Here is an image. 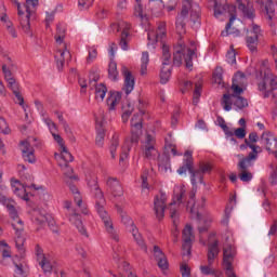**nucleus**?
Segmentation results:
<instances>
[{
  "label": "nucleus",
  "mask_w": 277,
  "mask_h": 277,
  "mask_svg": "<svg viewBox=\"0 0 277 277\" xmlns=\"http://www.w3.org/2000/svg\"><path fill=\"white\" fill-rule=\"evenodd\" d=\"M246 78L243 75L236 76L233 79V83L230 90L227 93L223 94L221 98V105L225 111H230L233 106L235 107L236 111L239 109H246L248 107V100L241 96L243 92V80Z\"/></svg>",
  "instance_id": "f257e3e1"
},
{
  "label": "nucleus",
  "mask_w": 277,
  "mask_h": 277,
  "mask_svg": "<svg viewBox=\"0 0 277 277\" xmlns=\"http://www.w3.org/2000/svg\"><path fill=\"white\" fill-rule=\"evenodd\" d=\"M89 186L91 187V192L93 194V198L95 200V209L103 221V224L105 226V229L107 233L113 237L115 241H119V237L116 233H114V223L111 222V217H109V214L105 210V195L103 194V190L101 187H98V183L96 181L89 182Z\"/></svg>",
  "instance_id": "f03ea898"
},
{
  "label": "nucleus",
  "mask_w": 277,
  "mask_h": 277,
  "mask_svg": "<svg viewBox=\"0 0 277 277\" xmlns=\"http://www.w3.org/2000/svg\"><path fill=\"white\" fill-rule=\"evenodd\" d=\"M186 189L184 185L174 186L173 189V199L172 202L169 205L170 217L173 220L174 229L172 232V236L174 237L173 241L179 239V211L181 206L183 205V198H185Z\"/></svg>",
  "instance_id": "7ed1b4c3"
},
{
  "label": "nucleus",
  "mask_w": 277,
  "mask_h": 277,
  "mask_svg": "<svg viewBox=\"0 0 277 277\" xmlns=\"http://www.w3.org/2000/svg\"><path fill=\"white\" fill-rule=\"evenodd\" d=\"M220 254V241L214 240L208 246V264L200 265L199 272L202 276L222 277L224 274L217 268H213V261Z\"/></svg>",
  "instance_id": "20e7f679"
},
{
  "label": "nucleus",
  "mask_w": 277,
  "mask_h": 277,
  "mask_svg": "<svg viewBox=\"0 0 277 277\" xmlns=\"http://www.w3.org/2000/svg\"><path fill=\"white\" fill-rule=\"evenodd\" d=\"M6 209L10 216V224L15 232V247L17 250H23V233L25 230V224L21 216H18V211L14 208V205H6Z\"/></svg>",
  "instance_id": "39448f33"
},
{
  "label": "nucleus",
  "mask_w": 277,
  "mask_h": 277,
  "mask_svg": "<svg viewBox=\"0 0 277 277\" xmlns=\"http://www.w3.org/2000/svg\"><path fill=\"white\" fill-rule=\"evenodd\" d=\"M6 209L10 216V224L15 232V247L17 250H23V233L25 230V224L21 216H18V211L14 208V205H6Z\"/></svg>",
  "instance_id": "423d86ee"
},
{
  "label": "nucleus",
  "mask_w": 277,
  "mask_h": 277,
  "mask_svg": "<svg viewBox=\"0 0 277 277\" xmlns=\"http://www.w3.org/2000/svg\"><path fill=\"white\" fill-rule=\"evenodd\" d=\"M258 89L264 93V98H277V81L276 76L271 71L264 72L258 81Z\"/></svg>",
  "instance_id": "0eeeda50"
},
{
  "label": "nucleus",
  "mask_w": 277,
  "mask_h": 277,
  "mask_svg": "<svg viewBox=\"0 0 277 277\" xmlns=\"http://www.w3.org/2000/svg\"><path fill=\"white\" fill-rule=\"evenodd\" d=\"M15 3L17 6V14L19 16V23H21L22 29L23 31H25V34H29V30L31 29L29 18L31 17V14H34V10L38 5V0H26V5H24L26 15H25V12H23V5H21V3L18 2H15Z\"/></svg>",
  "instance_id": "6e6552de"
},
{
  "label": "nucleus",
  "mask_w": 277,
  "mask_h": 277,
  "mask_svg": "<svg viewBox=\"0 0 277 277\" xmlns=\"http://www.w3.org/2000/svg\"><path fill=\"white\" fill-rule=\"evenodd\" d=\"M196 193H190V199L188 200L186 205V210L189 211L192 215H197V220L201 222V224H205L203 227H198L199 233H207L209 230V226H211V223L213 222V216L209 212H205L203 214L198 213V210H196Z\"/></svg>",
  "instance_id": "1a4fd4ad"
},
{
  "label": "nucleus",
  "mask_w": 277,
  "mask_h": 277,
  "mask_svg": "<svg viewBox=\"0 0 277 277\" xmlns=\"http://www.w3.org/2000/svg\"><path fill=\"white\" fill-rule=\"evenodd\" d=\"M118 213L120 214L121 222L126 226H129V230L131 232L132 237H133L134 241L136 242V245L138 246V248H141V250H143L144 252H147L146 242H144V238H142V234H140V230L133 223V219L131 216H129L128 214H126V212L122 211V209H118Z\"/></svg>",
  "instance_id": "9d476101"
},
{
  "label": "nucleus",
  "mask_w": 277,
  "mask_h": 277,
  "mask_svg": "<svg viewBox=\"0 0 277 277\" xmlns=\"http://www.w3.org/2000/svg\"><path fill=\"white\" fill-rule=\"evenodd\" d=\"M232 234L228 233L226 237V242L223 246V265L225 269H233V263L235 261V256H237V247L234 245V239L230 240Z\"/></svg>",
  "instance_id": "9b49d317"
},
{
  "label": "nucleus",
  "mask_w": 277,
  "mask_h": 277,
  "mask_svg": "<svg viewBox=\"0 0 277 277\" xmlns=\"http://www.w3.org/2000/svg\"><path fill=\"white\" fill-rule=\"evenodd\" d=\"M61 160L58 161V166L64 171V174L67 176V179H70V181H79L78 175H72V168L68 166V163H71V161H75V157H72V154L68 151V148L61 147Z\"/></svg>",
  "instance_id": "f8f14e48"
},
{
  "label": "nucleus",
  "mask_w": 277,
  "mask_h": 277,
  "mask_svg": "<svg viewBox=\"0 0 277 277\" xmlns=\"http://www.w3.org/2000/svg\"><path fill=\"white\" fill-rule=\"evenodd\" d=\"M113 29H117V31H121L120 42L119 45L121 47L122 51L129 50V37L131 36V24L121 21L118 24L111 25Z\"/></svg>",
  "instance_id": "ddd939ff"
},
{
  "label": "nucleus",
  "mask_w": 277,
  "mask_h": 277,
  "mask_svg": "<svg viewBox=\"0 0 277 277\" xmlns=\"http://www.w3.org/2000/svg\"><path fill=\"white\" fill-rule=\"evenodd\" d=\"M196 56V50L188 49L186 54L182 50H177L173 53V65L181 66L183 64V58L186 64V68H192L194 66L193 60Z\"/></svg>",
  "instance_id": "4468645a"
},
{
  "label": "nucleus",
  "mask_w": 277,
  "mask_h": 277,
  "mask_svg": "<svg viewBox=\"0 0 277 277\" xmlns=\"http://www.w3.org/2000/svg\"><path fill=\"white\" fill-rule=\"evenodd\" d=\"M168 202V195L163 192H160L154 197V212L157 220H163L166 215V207Z\"/></svg>",
  "instance_id": "2eb2a0df"
},
{
  "label": "nucleus",
  "mask_w": 277,
  "mask_h": 277,
  "mask_svg": "<svg viewBox=\"0 0 277 277\" xmlns=\"http://www.w3.org/2000/svg\"><path fill=\"white\" fill-rule=\"evenodd\" d=\"M168 31L166 29V22H160L158 24L157 30L155 31H149L147 34V47H151L153 49H155V44H157V42H162V40L166 39Z\"/></svg>",
  "instance_id": "dca6fc26"
},
{
  "label": "nucleus",
  "mask_w": 277,
  "mask_h": 277,
  "mask_svg": "<svg viewBox=\"0 0 277 277\" xmlns=\"http://www.w3.org/2000/svg\"><path fill=\"white\" fill-rule=\"evenodd\" d=\"M4 79L8 83V88L12 90L14 96L16 97V103L23 107L24 111H27V108H25V98H23V95H21V85L16 82L14 76H12V74H6L4 75Z\"/></svg>",
  "instance_id": "f3484780"
},
{
  "label": "nucleus",
  "mask_w": 277,
  "mask_h": 277,
  "mask_svg": "<svg viewBox=\"0 0 277 277\" xmlns=\"http://www.w3.org/2000/svg\"><path fill=\"white\" fill-rule=\"evenodd\" d=\"M182 239H183V250L186 251V254H192V246L194 241H196V236L194 235V227L192 225L186 224L183 232H182Z\"/></svg>",
  "instance_id": "a211bd4d"
},
{
  "label": "nucleus",
  "mask_w": 277,
  "mask_h": 277,
  "mask_svg": "<svg viewBox=\"0 0 277 277\" xmlns=\"http://www.w3.org/2000/svg\"><path fill=\"white\" fill-rule=\"evenodd\" d=\"M0 21L4 23V28L8 31V35L11 36V38H18V32H16V28L14 27V24L8 19V14H5V5L3 4V1L0 0Z\"/></svg>",
  "instance_id": "6ab92c4d"
},
{
  "label": "nucleus",
  "mask_w": 277,
  "mask_h": 277,
  "mask_svg": "<svg viewBox=\"0 0 277 277\" xmlns=\"http://www.w3.org/2000/svg\"><path fill=\"white\" fill-rule=\"evenodd\" d=\"M57 50L55 52V62L57 70H64V64H66V57H70V52L66 44H57Z\"/></svg>",
  "instance_id": "aec40b11"
},
{
  "label": "nucleus",
  "mask_w": 277,
  "mask_h": 277,
  "mask_svg": "<svg viewBox=\"0 0 277 277\" xmlns=\"http://www.w3.org/2000/svg\"><path fill=\"white\" fill-rule=\"evenodd\" d=\"M188 14H189V10H187V5L184 4L180 15L177 16V18L175 21V29H176L179 36H183L186 34L185 25L187 23Z\"/></svg>",
  "instance_id": "412c9836"
},
{
  "label": "nucleus",
  "mask_w": 277,
  "mask_h": 277,
  "mask_svg": "<svg viewBox=\"0 0 277 277\" xmlns=\"http://www.w3.org/2000/svg\"><path fill=\"white\" fill-rule=\"evenodd\" d=\"M261 144H263V146H265V148L268 153H274L275 150H277L276 135H274V133H272L269 131L263 132V134L261 136Z\"/></svg>",
  "instance_id": "4be33fe9"
},
{
  "label": "nucleus",
  "mask_w": 277,
  "mask_h": 277,
  "mask_svg": "<svg viewBox=\"0 0 277 277\" xmlns=\"http://www.w3.org/2000/svg\"><path fill=\"white\" fill-rule=\"evenodd\" d=\"M190 8V21L193 22V27H200V4L198 0H185Z\"/></svg>",
  "instance_id": "5701e85b"
},
{
  "label": "nucleus",
  "mask_w": 277,
  "mask_h": 277,
  "mask_svg": "<svg viewBox=\"0 0 277 277\" xmlns=\"http://www.w3.org/2000/svg\"><path fill=\"white\" fill-rule=\"evenodd\" d=\"M235 5L230 4H222L217 0H214V16L215 18H220L224 16V14H229V16H235Z\"/></svg>",
  "instance_id": "b1692460"
},
{
  "label": "nucleus",
  "mask_w": 277,
  "mask_h": 277,
  "mask_svg": "<svg viewBox=\"0 0 277 277\" xmlns=\"http://www.w3.org/2000/svg\"><path fill=\"white\" fill-rule=\"evenodd\" d=\"M19 148L22 150V157L24 161H28V163H36V155L34 147L29 142L27 141H22L19 144Z\"/></svg>",
  "instance_id": "393cba45"
},
{
  "label": "nucleus",
  "mask_w": 277,
  "mask_h": 277,
  "mask_svg": "<svg viewBox=\"0 0 277 277\" xmlns=\"http://www.w3.org/2000/svg\"><path fill=\"white\" fill-rule=\"evenodd\" d=\"M236 3H238V10L242 12L245 18L254 21V17L256 15L254 14V6L252 5V2L250 0H236Z\"/></svg>",
  "instance_id": "a878e982"
},
{
  "label": "nucleus",
  "mask_w": 277,
  "mask_h": 277,
  "mask_svg": "<svg viewBox=\"0 0 277 277\" xmlns=\"http://www.w3.org/2000/svg\"><path fill=\"white\" fill-rule=\"evenodd\" d=\"M121 75H123L124 79L123 90L126 94H131V91L135 89V77H133V74H131L127 66H122Z\"/></svg>",
  "instance_id": "bb28decb"
},
{
  "label": "nucleus",
  "mask_w": 277,
  "mask_h": 277,
  "mask_svg": "<svg viewBox=\"0 0 277 277\" xmlns=\"http://www.w3.org/2000/svg\"><path fill=\"white\" fill-rule=\"evenodd\" d=\"M193 170H194L193 153L190 150H187L184 154L183 166L177 169V174L180 175L187 174V171L189 172V174H192Z\"/></svg>",
  "instance_id": "cd10ccee"
},
{
  "label": "nucleus",
  "mask_w": 277,
  "mask_h": 277,
  "mask_svg": "<svg viewBox=\"0 0 277 277\" xmlns=\"http://www.w3.org/2000/svg\"><path fill=\"white\" fill-rule=\"evenodd\" d=\"M106 185L108 187V192L115 198H118L122 196V194H124V190L122 189V185H120V182L118 181V179L108 177Z\"/></svg>",
  "instance_id": "c85d7f7f"
},
{
  "label": "nucleus",
  "mask_w": 277,
  "mask_h": 277,
  "mask_svg": "<svg viewBox=\"0 0 277 277\" xmlns=\"http://www.w3.org/2000/svg\"><path fill=\"white\" fill-rule=\"evenodd\" d=\"M11 187H12L13 194H15L17 198H22V200H29V195L27 194V189L25 188V185L21 183L18 180H12Z\"/></svg>",
  "instance_id": "c756f323"
},
{
  "label": "nucleus",
  "mask_w": 277,
  "mask_h": 277,
  "mask_svg": "<svg viewBox=\"0 0 277 277\" xmlns=\"http://www.w3.org/2000/svg\"><path fill=\"white\" fill-rule=\"evenodd\" d=\"M69 189L74 195V201L76 202L77 207L80 209L81 213L88 215V206L83 203V198L81 197V193H79V188L75 185H69Z\"/></svg>",
  "instance_id": "7c9ffc66"
},
{
  "label": "nucleus",
  "mask_w": 277,
  "mask_h": 277,
  "mask_svg": "<svg viewBox=\"0 0 277 277\" xmlns=\"http://www.w3.org/2000/svg\"><path fill=\"white\" fill-rule=\"evenodd\" d=\"M67 217L74 226L79 230L80 234L84 235V237H88V232L85 230V227L83 226V222L81 221V215L79 213L71 212L70 214H67Z\"/></svg>",
  "instance_id": "2f4dec72"
},
{
  "label": "nucleus",
  "mask_w": 277,
  "mask_h": 277,
  "mask_svg": "<svg viewBox=\"0 0 277 277\" xmlns=\"http://www.w3.org/2000/svg\"><path fill=\"white\" fill-rule=\"evenodd\" d=\"M140 105H138V111L140 114H134L132 119H131V129H138L142 130V116H144V114H146V111L144 110V102H142V100L138 101Z\"/></svg>",
  "instance_id": "473e14b6"
},
{
  "label": "nucleus",
  "mask_w": 277,
  "mask_h": 277,
  "mask_svg": "<svg viewBox=\"0 0 277 277\" xmlns=\"http://www.w3.org/2000/svg\"><path fill=\"white\" fill-rule=\"evenodd\" d=\"M154 259L158 263V267L160 269H168V259H166V254L158 246L154 247Z\"/></svg>",
  "instance_id": "72a5a7b5"
},
{
  "label": "nucleus",
  "mask_w": 277,
  "mask_h": 277,
  "mask_svg": "<svg viewBox=\"0 0 277 277\" xmlns=\"http://www.w3.org/2000/svg\"><path fill=\"white\" fill-rule=\"evenodd\" d=\"M259 158H256V155L249 154L247 157L242 158L238 162V170H249V168H252L254 166V161H256Z\"/></svg>",
  "instance_id": "f704fd0d"
},
{
  "label": "nucleus",
  "mask_w": 277,
  "mask_h": 277,
  "mask_svg": "<svg viewBox=\"0 0 277 277\" xmlns=\"http://www.w3.org/2000/svg\"><path fill=\"white\" fill-rule=\"evenodd\" d=\"M158 159V170L159 172H161L162 174H166V172H168V170H171L170 168V156L163 154L160 155L156 158Z\"/></svg>",
  "instance_id": "c9c22d12"
},
{
  "label": "nucleus",
  "mask_w": 277,
  "mask_h": 277,
  "mask_svg": "<svg viewBox=\"0 0 277 277\" xmlns=\"http://www.w3.org/2000/svg\"><path fill=\"white\" fill-rule=\"evenodd\" d=\"M237 19V15H232L229 17V22L225 26V30L221 32V36L226 37V36H239V31L237 28L233 27V23Z\"/></svg>",
  "instance_id": "e433bc0d"
},
{
  "label": "nucleus",
  "mask_w": 277,
  "mask_h": 277,
  "mask_svg": "<svg viewBox=\"0 0 277 277\" xmlns=\"http://www.w3.org/2000/svg\"><path fill=\"white\" fill-rule=\"evenodd\" d=\"M121 100L122 94H120V92H111L106 101L109 111H115L116 105H118Z\"/></svg>",
  "instance_id": "4c0bfd02"
},
{
  "label": "nucleus",
  "mask_w": 277,
  "mask_h": 277,
  "mask_svg": "<svg viewBox=\"0 0 277 277\" xmlns=\"http://www.w3.org/2000/svg\"><path fill=\"white\" fill-rule=\"evenodd\" d=\"M141 150L143 151L145 159H148L149 161H155V159H157L160 155L157 146L141 147Z\"/></svg>",
  "instance_id": "58836bf2"
},
{
  "label": "nucleus",
  "mask_w": 277,
  "mask_h": 277,
  "mask_svg": "<svg viewBox=\"0 0 277 277\" xmlns=\"http://www.w3.org/2000/svg\"><path fill=\"white\" fill-rule=\"evenodd\" d=\"M157 146V137L155 136V132H147L143 140L141 141V148Z\"/></svg>",
  "instance_id": "ea45409f"
},
{
  "label": "nucleus",
  "mask_w": 277,
  "mask_h": 277,
  "mask_svg": "<svg viewBox=\"0 0 277 277\" xmlns=\"http://www.w3.org/2000/svg\"><path fill=\"white\" fill-rule=\"evenodd\" d=\"M162 67L172 66V55L170 54V47L162 43Z\"/></svg>",
  "instance_id": "a19ab883"
},
{
  "label": "nucleus",
  "mask_w": 277,
  "mask_h": 277,
  "mask_svg": "<svg viewBox=\"0 0 277 277\" xmlns=\"http://www.w3.org/2000/svg\"><path fill=\"white\" fill-rule=\"evenodd\" d=\"M39 265L44 274H51V272H53V264L51 263L50 255H47L42 260H39Z\"/></svg>",
  "instance_id": "79ce46f5"
},
{
  "label": "nucleus",
  "mask_w": 277,
  "mask_h": 277,
  "mask_svg": "<svg viewBox=\"0 0 277 277\" xmlns=\"http://www.w3.org/2000/svg\"><path fill=\"white\" fill-rule=\"evenodd\" d=\"M190 183L192 185H196L197 183L205 185V174L199 169L196 171L193 169L190 172Z\"/></svg>",
  "instance_id": "37998d69"
},
{
  "label": "nucleus",
  "mask_w": 277,
  "mask_h": 277,
  "mask_svg": "<svg viewBox=\"0 0 277 277\" xmlns=\"http://www.w3.org/2000/svg\"><path fill=\"white\" fill-rule=\"evenodd\" d=\"M64 38H66V27L64 25L58 24L56 27L55 35L56 44H66L64 42Z\"/></svg>",
  "instance_id": "c03bdc74"
},
{
  "label": "nucleus",
  "mask_w": 277,
  "mask_h": 277,
  "mask_svg": "<svg viewBox=\"0 0 277 277\" xmlns=\"http://www.w3.org/2000/svg\"><path fill=\"white\" fill-rule=\"evenodd\" d=\"M107 94V87L105 84L100 83L95 85V98L96 101H105V95Z\"/></svg>",
  "instance_id": "a18cd8bd"
},
{
  "label": "nucleus",
  "mask_w": 277,
  "mask_h": 277,
  "mask_svg": "<svg viewBox=\"0 0 277 277\" xmlns=\"http://www.w3.org/2000/svg\"><path fill=\"white\" fill-rule=\"evenodd\" d=\"M14 68V62L12 61V57L4 56L3 63H2V72L3 75H12V69Z\"/></svg>",
  "instance_id": "49530a36"
},
{
  "label": "nucleus",
  "mask_w": 277,
  "mask_h": 277,
  "mask_svg": "<svg viewBox=\"0 0 277 277\" xmlns=\"http://www.w3.org/2000/svg\"><path fill=\"white\" fill-rule=\"evenodd\" d=\"M108 77L111 81H118V64L114 60L108 65Z\"/></svg>",
  "instance_id": "de8ad7c7"
},
{
  "label": "nucleus",
  "mask_w": 277,
  "mask_h": 277,
  "mask_svg": "<svg viewBox=\"0 0 277 277\" xmlns=\"http://www.w3.org/2000/svg\"><path fill=\"white\" fill-rule=\"evenodd\" d=\"M170 77H172V66L161 67L160 70V82L166 84L170 81Z\"/></svg>",
  "instance_id": "09e8293b"
},
{
  "label": "nucleus",
  "mask_w": 277,
  "mask_h": 277,
  "mask_svg": "<svg viewBox=\"0 0 277 277\" xmlns=\"http://www.w3.org/2000/svg\"><path fill=\"white\" fill-rule=\"evenodd\" d=\"M136 4L134 5V16L140 18V21H146V14H144V6L142 5V0H135Z\"/></svg>",
  "instance_id": "8fccbe9b"
},
{
  "label": "nucleus",
  "mask_w": 277,
  "mask_h": 277,
  "mask_svg": "<svg viewBox=\"0 0 277 277\" xmlns=\"http://www.w3.org/2000/svg\"><path fill=\"white\" fill-rule=\"evenodd\" d=\"M0 252L2 254V259H11L12 258V248L5 240L0 241Z\"/></svg>",
  "instance_id": "3c124183"
},
{
  "label": "nucleus",
  "mask_w": 277,
  "mask_h": 277,
  "mask_svg": "<svg viewBox=\"0 0 277 277\" xmlns=\"http://www.w3.org/2000/svg\"><path fill=\"white\" fill-rule=\"evenodd\" d=\"M213 82L217 85H224V69L222 67H216L213 72Z\"/></svg>",
  "instance_id": "603ef678"
},
{
  "label": "nucleus",
  "mask_w": 277,
  "mask_h": 277,
  "mask_svg": "<svg viewBox=\"0 0 277 277\" xmlns=\"http://www.w3.org/2000/svg\"><path fill=\"white\" fill-rule=\"evenodd\" d=\"M220 127L224 131L226 138L229 140V142L237 144V140H235V130L228 128V126H226V121H223V124H220Z\"/></svg>",
  "instance_id": "864d4df0"
},
{
  "label": "nucleus",
  "mask_w": 277,
  "mask_h": 277,
  "mask_svg": "<svg viewBox=\"0 0 277 277\" xmlns=\"http://www.w3.org/2000/svg\"><path fill=\"white\" fill-rule=\"evenodd\" d=\"M148 62H150L148 52H143L141 57V75H146L148 70Z\"/></svg>",
  "instance_id": "5fc2aeb1"
},
{
  "label": "nucleus",
  "mask_w": 277,
  "mask_h": 277,
  "mask_svg": "<svg viewBox=\"0 0 277 277\" xmlns=\"http://www.w3.org/2000/svg\"><path fill=\"white\" fill-rule=\"evenodd\" d=\"M263 5L266 10L268 21H272V18H274V12H276L274 9V2H272V0H264Z\"/></svg>",
  "instance_id": "6e6d98bb"
},
{
  "label": "nucleus",
  "mask_w": 277,
  "mask_h": 277,
  "mask_svg": "<svg viewBox=\"0 0 277 277\" xmlns=\"http://www.w3.org/2000/svg\"><path fill=\"white\" fill-rule=\"evenodd\" d=\"M32 220L36 224H44L48 220L47 214L40 212L39 210H34Z\"/></svg>",
  "instance_id": "4d7b16f0"
},
{
  "label": "nucleus",
  "mask_w": 277,
  "mask_h": 277,
  "mask_svg": "<svg viewBox=\"0 0 277 277\" xmlns=\"http://www.w3.org/2000/svg\"><path fill=\"white\" fill-rule=\"evenodd\" d=\"M238 177L240 181H242V183H250V181L253 179V175L250 170H239Z\"/></svg>",
  "instance_id": "13d9d810"
},
{
  "label": "nucleus",
  "mask_w": 277,
  "mask_h": 277,
  "mask_svg": "<svg viewBox=\"0 0 277 277\" xmlns=\"http://www.w3.org/2000/svg\"><path fill=\"white\" fill-rule=\"evenodd\" d=\"M120 142L118 140V134H115L111 138V144H110V147H109V151H110V155H111V159H115L116 157V150H118V146H119Z\"/></svg>",
  "instance_id": "bf43d9fd"
},
{
  "label": "nucleus",
  "mask_w": 277,
  "mask_h": 277,
  "mask_svg": "<svg viewBox=\"0 0 277 277\" xmlns=\"http://www.w3.org/2000/svg\"><path fill=\"white\" fill-rule=\"evenodd\" d=\"M122 109H123L122 121L129 122V118L131 114H133V105H131V103H128L127 105L122 106Z\"/></svg>",
  "instance_id": "052dcab7"
},
{
  "label": "nucleus",
  "mask_w": 277,
  "mask_h": 277,
  "mask_svg": "<svg viewBox=\"0 0 277 277\" xmlns=\"http://www.w3.org/2000/svg\"><path fill=\"white\" fill-rule=\"evenodd\" d=\"M95 144L98 148H103L105 144V130L103 128L97 130V134L95 137Z\"/></svg>",
  "instance_id": "680f3d73"
},
{
  "label": "nucleus",
  "mask_w": 277,
  "mask_h": 277,
  "mask_svg": "<svg viewBox=\"0 0 277 277\" xmlns=\"http://www.w3.org/2000/svg\"><path fill=\"white\" fill-rule=\"evenodd\" d=\"M259 44V39L256 37H247V47L251 51V53L256 52V47Z\"/></svg>",
  "instance_id": "e2e57ef3"
},
{
  "label": "nucleus",
  "mask_w": 277,
  "mask_h": 277,
  "mask_svg": "<svg viewBox=\"0 0 277 277\" xmlns=\"http://www.w3.org/2000/svg\"><path fill=\"white\" fill-rule=\"evenodd\" d=\"M201 90H202V87L200 84L196 83L195 91L193 94V104L194 105H198V103H200Z\"/></svg>",
  "instance_id": "0e129e2a"
},
{
  "label": "nucleus",
  "mask_w": 277,
  "mask_h": 277,
  "mask_svg": "<svg viewBox=\"0 0 277 277\" xmlns=\"http://www.w3.org/2000/svg\"><path fill=\"white\" fill-rule=\"evenodd\" d=\"M142 135V130L140 129H131V144H137L140 142V137Z\"/></svg>",
  "instance_id": "69168bd1"
},
{
  "label": "nucleus",
  "mask_w": 277,
  "mask_h": 277,
  "mask_svg": "<svg viewBox=\"0 0 277 277\" xmlns=\"http://www.w3.org/2000/svg\"><path fill=\"white\" fill-rule=\"evenodd\" d=\"M272 169L268 181L271 185H277V167L275 164H271Z\"/></svg>",
  "instance_id": "338daca9"
},
{
  "label": "nucleus",
  "mask_w": 277,
  "mask_h": 277,
  "mask_svg": "<svg viewBox=\"0 0 277 277\" xmlns=\"http://www.w3.org/2000/svg\"><path fill=\"white\" fill-rule=\"evenodd\" d=\"M200 172L203 174H209L213 170V166L209 162H201L199 163V169Z\"/></svg>",
  "instance_id": "774afa93"
}]
</instances>
